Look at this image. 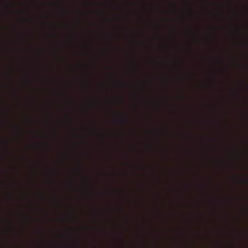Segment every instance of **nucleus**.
Returning <instances> with one entry per match:
<instances>
[{"instance_id":"nucleus-1","label":"nucleus","mask_w":248,"mask_h":248,"mask_svg":"<svg viewBox=\"0 0 248 248\" xmlns=\"http://www.w3.org/2000/svg\"><path fill=\"white\" fill-rule=\"evenodd\" d=\"M118 122L121 124H124L128 122V119L125 117H123V118L119 119Z\"/></svg>"}]
</instances>
